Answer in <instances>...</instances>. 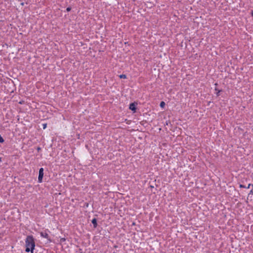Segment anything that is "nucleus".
<instances>
[{
  "instance_id": "1",
  "label": "nucleus",
  "mask_w": 253,
  "mask_h": 253,
  "mask_svg": "<svg viewBox=\"0 0 253 253\" xmlns=\"http://www.w3.org/2000/svg\"><path fill=\"white\" fill-rule=\"evenodd\" d=\"M26 244V252L33 253V251L35 249V240L33 236H28L25 240Z\"/></svg>"
},
{
  "instance_id": "2",
  "label": "nucleus",
  "mask_w": 253,
  "mask_h": 253,
  "mask_svg": "<svg viewBox=\"0 0 253 253\" xmlns=\"http://www.w3.org/2000/svg\"><path fill=\"white\" fill-rule=\"evenodd\" d=\"M43 176V169L41 168L39 170V177H38V181L39 182H42V178Z\"/></svg>"
},
{
  "instance_id": "3",
  "label": "nucleus",
  "mask_w": 253,
  "mask_h": 253,
  "mask_svg": "<svg viewBox=\"0 0 253 253\" xmlns=\"http://www.w3.org/2000/svg\"><path fill=\"white\" fill-rule=\"evenodd\" d=\"M40 234L42 237L48 239L49 236L47 233L42 232Z\"/></svg>"
},
{
  "instance_id": "4",
  "label": "nucleus",
  "mask_w": 253,
  "mask_h": 253,
  "mask_svg": "<svg viewBox=\"0 0 253 253\" xmlns=\"http://www.w3.org/2000/svg\"><path fill=\"white\" fill-rule=\"evenodd\" d=\"M129 109L135 112V110H136V108H135V105L134 104V103H131L130 105H129Z\"/></svg>"
},
{
  "instance_id": "5",
  "label": "nucleus",
  "mask_w": 253,
  "mask_h": 253,
  "mask_svg": "<svg viewBox=\"0 0 253 253\" xmlns=\"http://www.w3.org/2000/svg\"><path fill=\"white\" fill-rule=\"evenodd\" d=\"M92 223L93 224L94 227L97 226V220L95 218H93L92 220Z\"/></svg>"
},
{
  "instance_id": "6",
  "label": "nucleus",
  "mask_w": 253,
  "mask_h": 253,
  "mask_svg": "<svg viewBox=\"0 0 253 253\" xmlns=\"http://www.w3.org/2000/svg\"><path fill=\"white\" fill-rule=\"evenodd\" d=\"M160 106L162 108H164L165 106V103L164 102V101H162L161 103H160Z\"/></svg>"
},
{
  "instance_id": "7",
  "label": "nucleus",
  "mask_w": 253,
  "mask_h": 253,
  "mask_svg": "<svg viewBox=\"0 0 253 253\" xmlns=\"http://www.w3.org/2000/svg\"><path fill=\"white\" fill-rule=\"evenodd\" d=\"M120 78H123V79H126V76L125 75H120Z\"/></svg>"
},
{
  "instance_id": "8",
  "label": "nucleus",
  "mask_w": 253,
  "mask_h": 253,
  "mask_svg": "<svg viewBox=\"0 0 253 253\" xmlns=\"http://www.w3.org/2000/svg\"><path fill=\"white\" fill-rule=\"evenodd\" d=\"M3 142H4V139H3V138L0 135V143H2Z\"/></svg>"
},
{
  "instance_id": "9",
  "label": "nucleus",
  "mask_w": 253,
  "mask_h": 253,
  "mask_svg": "<svg viewBox=\"0 0 253 253\" xmlns=\"http://www.w3.org/2000/svg\"><path fill=\"white\" fill-rule=\"evenodd\" d=\"M42 126H43V129H45L46 127V124H43Z\"/></svg>"
},
{
  "instance_id": "10",
  "label": "nucleus",
  "mask_w": 253,
  "mask_h": 253,
  "mask_svg": "<svg viewBox=\"0 0 253 253\" xmlns=\"http://www.w3.org/2000/svg\"><path fill=\"white\" fill-rule=\"evenodd\" d=\"M250 193L251 194L253 195V189H252V190H251V191H250Z\"/></svg>"
},
{
  "instance_id": "11",
  "label": "nucleus",
  "mask_w": 253,
  "mask_h": 253,
  "mask_svg": "<svg viewBox=\"0 0 253 253\" xmlns=\"http://www.w3.org/2000/svg\"><path fill=\"white\" fill-rule=\"evenodd\" d=\"M70 10H71V8H70V7H68V8H67V11H70Z\"/></svg>"
},
{
  "instance_id": "12",
  "label": "nucleus",
  "mask_w": 253,
  "mask_h": 253,
  "mask_svg": "<svg viewBox=\"0 0 253 253\" xmlns=\"http://www.w3.org/2000/svg\"><path fill=\"white\" fill-rule=\"evenodd\" d=\"M251 184H249L248 185V186L247 188H250V186H251Z\"/></svg>"
},
{
  "instance_id": "13",
  "label": "nucleus",
  "mask_w": 253,
  "mask_h": 253,
  "mask_svg": "<svg viewBox=\"0 0 253 253\" xmlns=\"http://www.w3.org/2000/svg\"><path fill=\"white\" fill-rule=\"evenodd\" d=\"M251 15L253 16V11H252V12H251Z\"/></svg>"
},
{
  "instance_id": "14",
  "label": "nucleus",
  "mask_w": 253,
  "mask_h": 253,
  "mask_svg": "<svg viewBox=\"0 0 253 253\" xmlns=\"http://www.w3.org/2000/svg\"><path fill=\"white\" fill-rule=\"evenodd\" d=\"M219 92V91H218V92L217 93V95H218V93Z\"/></svg>"
}]
</instances>
